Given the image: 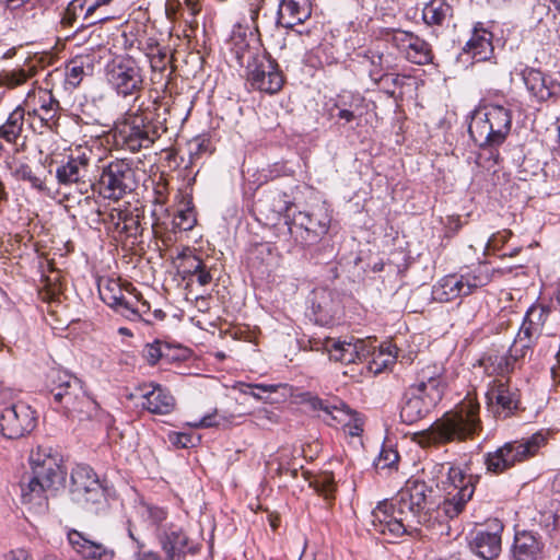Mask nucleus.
Returning <instances> with one entry per match:
<instances>
[{
  "label": "nucleus",
  "instance_id": "nucleus-12",
  "mask_svg": "<svg viewBox=\"0 0 560 560\" xmlns=\"http://www.w3.org/2000/svg\"><path fill=\"white\" fill-rule=\"evenodd\" d=\"M47 387L54 401L65 409V412L78 399H83L88 407L93 405L86 399V393L80 378L65 370H51L47 376Z\"/></svg>",
  "mask_w": 560,
  "mask_h": 560
},
{
  "label": "nucleus",
  "instance_id": "nucleus-18",
  "mask_svg": "<svg viewBox=\"0 0 560 560\" xmlns=\"http://www.w3.org/2000/svg\"><path fill=\"white\" fill-rule=\"evenodd\" d=\"M308 405L314 410H320L323 420L329 425H347L355 420L357 412L350 409L342 400L338 398L322 399L311 397Z\"/></svg>",
  "mask_w": 560,
  "mask_h": 560
},
{
  "label": "nucleus",
  "instance_id": "nucleus-57",
  "mask_svg": "<svg viewBox=\"0 0 560 560\" xmlns=\"http://www.w3.org/2000/svg\"><path fill=\"white\" fill-rule=\"evenodd\" d=\"M168 438L171 443L179 448H186L192 445V436L187 433L173 432Z\"/></svg>",
  "mask_w": 560,
  "mask_h": 560
},
{
  "label": "nucleus",
  "instance_id": "nucleus-4",
  "mask_svg": "<svg viewBox=\"0 0 560 560\" xmlns=\"http://www.w3.org/2000/svg\"><path fill=\"white\" fill-rule=\"evenodd\" d=\"M512 126L511 110L503 105L487 104L477 109L468 127L471 139L481 149L479 158L498 163V147L501 145Z\"/></svg>",
  "mask_w": 560,
  "mask_h": 560
},
{
  "label": "nucleus",
  "instance_id": "nucleus-59",
  "mask_svg": "<svg viewBox=\"0 0 560 560\" xmlns=\"http://www.w3.org/2000/svg\"><path fill=\"white\" fill-rule=\"evenodd\" d=\"M549 7L542 3H536L533 5V23L539 24L542 22L544 16L549 14Z\"/></svg>",
  "mask_w": 560,
  "mask_h": 560
},
{
  "label": "nucleus",
  "instance_id": "nucleus-33",
  "mask_svg": "<svg viewBox=\"0 0 560 560\" xmlns=\"http://www.w3.org/2000/svg\"><path fill=\"white\" fill-rule=\"evenodd\" d=\"M161 544L167 560H182L187 545V536L180 528L170 527L161 536Z\"/></svg>",
  "mask_w": 560,
  "mask_h": 560
},
{
  "label": "nucleus",
  "instance_id": "nucleus-14",
  "mask_svg": "<svg viewBox=\"0 0 560 560\" xmlns=\"http://www.w3.org/2000/svg\"><path fill=\"white\" fill-rule=\"evenodd\" d=\"M37 425L35 411L24 402H15L0 410V433L5 439H20Z\"/></svg>",
  "mask_w": 560,
  "mask_h": 560
},
{
  "label": "nucleus",
  "instance_id": "nucleus-48",
  "mask_svg": "<svg viewBox=\"0 0 560 560\" xmlns=\"http://www.w3.org/2000/svg\"><path fill=\"white\" fill-rule=\"evenodd\" d=\"M416 37L417 35L410 32L396 30L393 33L392 42L402 54H406Z\"/></svg>",
  "mask_w": 560,
  "mask_h": 560
},
{
  "label": "nucleus",
  "instance_id": "nucleus-25",
  "mask_svg": "<svg viewBox=\"0 0 560 560\" xmlns=\"http://www.w3.org/2000/svg\"><path fill=\"white\" fill-rule=\"evenodd\" d=\"M50 60L51 57L48 55H34L22 68L4 72L1 79L2 83L10 89H14L36 75L39 70L45 69Z\"/></svg>",
  "mask_w": 560,
  "mask_h": 560
},
{
  "label": "nucleus",
  "instance_id": "nucleus-49",
  "mask_svg": "<svg viewBox=\"0 0 560 560\" xmlns=\"http://www.w3.org/2000/svg\"><path fill=\"white\" fill-rule=\"evenodd\" d=\"M170 49L166 47H158L156 52L150 57V65L153 71L163 72L170 62Z\"/></svg>",
  "mask_w": 560,
  "mask_h": 560
},
{
  "label": "nucleus",
  "instance_id": "nucleus-17",
  "mask_svg": "<svg viewBox=\"0 0 560 560\" xmlns=\"http://www.w3.org/2000/svg\"><path fill=\"white\" fill-rule=\"evenodd\" d=\"M133 292H136V288L131 283H121L119 279L105 278L98 281V293L102 301L119 314L124 308L127 312L131 310L128 300Z\"/></svg>",
  "mask_w": 560,
  "mask_h": 560
},
{
  "label": "nucleus",
  "instance_id": "nucleus-31",
  "mask_svg": "<svg viewBox=\"0 0 560 560\" xmlns=\"http://www.w3.org/2000/svg\"><path fill=\"white\" fill-rule=\"evenodd\" d=\"M326 349L328 350L331 360L339 361L345 364H350L360 359L362 342L328 339L326 342Z\"/></svg>",
  "mask_w": 560,
  "mask_h": 560
},
{
  "label": "nucleus",
  "instance_id": "nucleus-7",
  "mask_svg": "<svg viewBox=\"0 0 560 560\" xmlns=\"http://www.w3.org/2000/svg\"><path fill=\"white\" fill-rule=\"evenodd\" d=\"M447 469V481L452 490L447 492V498L438 506V516H446L448 518L456 517L463 512L467 502L472 498L475 492V482L479 477L474 475H465L464 471L451 464L440 465V470Z\"/></svg>",
  "mask_w": 560,
  "mask_h": 560
},
{
  "label": "nucleus",
  "instance_id": "nucleus-2",
  "mask_svg": "<svg viewBox=\"0 0 560 560\" xmlns=\"http://www.w3.org/2000/svg\"><path fill=\"white\" fill-rule=\"evenodd\" d=\"M30 471L21 481V500L31 510L43 513L47 509L48 497L65 486L67 471L61 466L60 456L51 447L38 446L28 457Z\"/></svg>",
  "mask_w": 560,
  "mask_h": 560
},
{
  "label": "nucleus",
  "instance_id": "nucleus-62",
  "mask_svg": "<svg viewBox=\"0 0 560 560\" xmlns=\"http://www.w3.org/2000/svg\"><path fill=\"white\" fill-rule=\"evenodd\" d=\"M136 560H160V556L154 551L144 550L143 546H140L136 552Z\"/></svg>",
  "mask_w": 560,
  "mask_h": 560
},
{
  "label": "nucleus",
  "instance_id": "nucleus-23",
  "mask_svg": "<svg viewBox=\"0 0 560 560\" xmlns=\"http://www.w3.org/2000/svg\"><path fill=\"white\" fill-rule=\"evenodd\" d=\"M90 158L85 153L70 156L67 163L56 170V178L60 185L81 184L86 185Z\"/></svg>",
  "mask_w": 560,
  "mask_h": 560
},
{
  "label": "nucleus",
  "instance_id": "nucleus-61",
  "mask_svg": "<svg viewBox=\"0 0 560 560\" xmlns=\"http://www.w3.org/2000/svg\"><path fill=\"white\" fill-rule=\"evenodd\" d=\"M261 3H262V0H250V2H249L248 14H249V19L253 23H255L258 19Z\"/></svg>",
  "mask_w": 560,
  "mask_h": 560
},
{
  "label": "nucleus",
  "instance_id": "nucleus-36",
  "mask_svg": "<svg viewBox=\"0 0 560 560\" xmlns=\"http://www.w3.org/2000/svg\"><path fill=\"white\" fill-rule=\"evenodd\" d=\"M24 109L19 106L8 117L7 121L0 126V138L9 143H16L24 126Z\"/></svg>",
  "mask_w": 560,
  "mask_h": 560
},
{
  "label": "nucleus",
  "instance_id": "nucleus-24",
  "mask_svg": "<svg viewBox=\"0 0 560 560\" xmlns=\"http://www.w3.org/2000/svg\"><path fill=\"white\" fill-rule=\"evenodd\" d=\"M310 16L311 7L307 0H281L277 12V24L293 28L304 23Z\"/></svg>",
  "mask_w": 560,
  "mask_h": 560
},
{
  "label": "nucleus",
  "instance_id": "nucleus-58",
  "mask_svg": "<svg viewBox=\"0 0 560 560\" xmlns=\"http://www.w3.org/2000/svg\"><path fill=\"white\" fill-rule=\"evenodd\" d=\"M185 5L191 18V20L186 19V24H188L190 28H194L197 26L196 15L200 12L201 9L199 5V0H185Z\"/></svg>",
  "mask_w": 560,
  "mask_h": 560
},
{
  "label": "nucleus",
  "instance_id": "nucleus-54",
  "mask_svg": "<svg viewBox=\"0 0 560 560\" xmlns=\"http://www.w3.org/2000/svg\"><path fill=\"white\" fill-rule=\"evenodd\" d=\"M196 223V219L190 210L180 211L174 218V225L180 231H190Z\"/></svg>",
  "mask_w": 560,
  "mask_h": 560
},
{
  "label": "nucleus",
  "instance_id": "nucleus-27",
  "mask_svg": "<svg viewBox=\"0 0 560 560\" xmlns=\"http://www.w3.org/2000/svg\"><path fill=\"white\" fill-rule=\"evenodd\" d=\"M339 311V302L334 299L330 291L320 290L314 293L312 312L317 324L322 326L332 324Z\"/></svg>",
  "mask_w": 560,
  "mask_h": 560
},
{
  "label": "nucleus",
  "instance_id": "nucleus-38",
  "mask_svg": "<svg viewBox=\"0 0 560 560\" xmlns=\"http://www.w3.org/2000/svg\"><path fill=\"white\" fill-rule=\"evenodd\" d=\"M290 235L295 242L308 246L315 244L319 237L327 232V228L319 226L317 231L287 222Z\"/></svg>",
  "mask_w": 560,
  "mask_h": 560
},
{
  "label": "nucleus",
  "instance_id": "nucleus-44",
  "mask_svg": "<svg viewBox=\"0 0 560 560\" xmlns=\"http://www.w3.org/2000/svg\"><path fill=\"white\" fill-rule=\"evenodd\" d=\"M139 512L145 521L154 526H160L167 516V512L164 509L150 503H141Z\"/></svg>",
  "mask_w": 560,
  "mask_h": 560
},
{
  "label": "nucleus",
  "instance_id": "nucleus-55",
  "mask_svg": "<svg viewBox=\"0 0 560 560\" xmlns=\"http://www.w3.org/2000/svg\"><path fill=\"white\" fill-rule=\"evenodd\" d=\"M15 173L21 179L28 180L34 188L39 190L44 189L43 180L33 174L32 168L28 165L22 164L16 168Z\"/></svg>",
  "mask_w": 560,
  "mask_h": 560
},
{
  "label": "nucleus",
  "instance_id": "nucleus-51",
  "mask_svg": "<svg viewBox=\"0 0 560 560\" xmlns=\"http://www.w3.org/2000/svg\"><path fill=\"white\" fill-rule=\"evenodd\" d=\"M278 385H266V384H244L242 385V393L250 395L256 399H261V393H276Z\"/></svg>",
  "mask_w": 560,
  "mask_h": 560
},
{
  "label": "nucleus",
  "instance_id": "nucleus-13",
  "mask_svg": "<svg viewBox=\"0 0 560 560\" xmlns=\"http://www.w3.org/2000/svg\"><path fill=\"white\" fill-rule=\"evenodd\" d=\"M487 407L495 418L506 419L521 409L520 389L510 380L493 378L486 393Z\"/></svg>",
  "mask_w": 560,
  "mask_h": 560
},
{
  "label": "nucleus",
  "instance_id": "nucleus-10",
  "mask_svg": "<svg viewBox=\"0 0 560 560\" xmlns=\"http://www.w3.org/2000/svg\"><path fill=\"white\" fill-rule=\"evenodd\" d=\"M70 494L75 503L95 513L106 503L105 490L89 466H77L72 470Z\"/></svg>",
  "mask_w": 560,
  "mask_h": 560
},
{
  "label": "nucleus",
  "instance_id": "nucleus-42",
  "mask_svg": "<svg viewBox=\"0 0 560 560\" xmlns=\"http://www.w3.org/2000/svg\"><path fill=\"white\" fill-rule=\"evenodd\" d=\"M365 57L369 59L371 69H370V78L375 82L378 83V80L386 73V71L389 68L388 58L385 57L383 54H378L375 51H369V54L365 55Z\"/></svg>",
  "mask_w": 560,
  "mask_h": 560
},
{
  "label": "nucleus",
  "instance_id": "nucleus-64",
  "mask_svg": "<svg viewBox=\"0 0 560 560\" xmlns=\"http://www.w3.org/2000/svg\"><path fill=\"white\" fill-rule=\"evenodd\" d=\"M7 560H31L25 549L12 550L7 555Z\"/></svg>",
  "mask_w": 560,
  "mask_h": 560
},
{
  "label": "nucleus",
  "instance_id": "nucleus-34",
  "mask_svg": "<svg viewBox=\"0 0 560 560\" xmlns=\"http://www.w3.org/2000/svg\"><path fill=\"white\" fill-rule=\"evenodd\" d=\"M480 365L483 366L485 372L492 376H499L498 378H508L515 368V360L509 358L506 354H488L480 360Z\"/></svg>",
  "mask_w": 560,
  "mask_h": 560
},
{
  "label": "nucleus",
  "instance_id": "nucleus-47",
  "mask_svg": "<svg viewBox=\"0 0 560 560\" xmlns=\"http://www.w3.org/2000/svg\"><path fill=\"white\" fill-rule=\"evenodd\" d=\"M202 266L203 261L199 257L184 254L182 256L180 264V272L183 273V279H187L189 276H194L197 271H200Z\"/></svg>",
  "mask_w": 560,
  "mask_h": 560
},
{
  "label": "nucleus",
  "instance_id": "nucleus-32",
  "mask_svg": "<svg viewBox=\"0 0 560 560\" xmlns=\"http://www.w3.org/2000/svg\"><path fill=\"white\" fill-rule=\"evenodd\" d=\"M37 103V106L30 110L28 115L38 117L44 125L49 126L57 118L60 108L59 101L55 98L50 91L40 90Z\"/></svg>",
  "mask_w": 560,
  "mask_h": 560
},
{
  "label": "nucleus",
  "instance_id": "nucleus-43",
  "mask_svg": "<svg viewBox=\"0 0 560 560\" xmlns=\"http://www.w3.org/2000/svg\"><path fill=\"white\" fill-rule=\"evenodd\" d=\"M128 302L131 304V310L127 312L124 308V311H121L120 314L126 318L136 319L150 311L149 303L142 299V294L137 289L136 292H133L131 296H129Z\"/></svg>",
  "mask_w": 560,
  "mask_h": 560
},
{
  "label": "nucleus",
  "instance_id": "nucleus-63",
  "mask_svg": "<svg viewBox=\"0 0 560 560\" xmlns=\"http://www.w3.org/2000/svg\"><path fill=\"white\" fill-rule=\"evenodd\" d=\"M194 276H197V281L200 285H207L212 280V276L206 269L205 265L200 268V271H197Z\"/></svg>",
  "mask_w": 560,
  "mask_h": 560
},
{
  "label": "nucleus",
  "instance_id": "nucleus-56",
  "mask_svg": "<svg viewBox=\"0 0 560 560\" xmlns=\"http://www.w3.org/2000/svg\"><path fill=\"white\" fill-rule=\"evenodd\" d=\"M511 232L510 231H502L493 234L487 242L486 250L494 252L499 249L501 246H503L510 238Z\"/></svg>",
  "mask_w": 560,
  "mask_h": 560
},
{
  "label": "nucleus",
  "instance_id": "nucleus-22",
  "mask_svg": "<svg viewBox=\"0 0 560 560\" xmlns=\"http://www.w3.org/2000/svg\"><path fill=\"white\" fill-rule=\"evenodd\" d=\"M68 541L75 552L86 559L113 560L114 551L103 544L90 539L84 533L72 529L68 533Z\"/></svg>",
  "mask_w": 560,
  "mask_h": 560
},
{
  "label": "nucleus",
  "instance_id": "nucleus-5",
  "mask_svg": "<svg viewBox=\"0 0 560 560\" xmlns=\"http://www.w3.org/2000/svg\"><path fill=\"white\" fill-rule=\"evenodd\" d=\"M546 444V436L537 432L529 438L504 443L493 452L483 456V464L488 472L500 475L535 456Z\"/></svg>",
  "mask_w": 560,
  "mask_h": 560
},
{
  "label": "nucleus",
  "instance_id": "nucleus-9",
  "mask_svg": "<svg viewBox=\"0 0 560 560\" xmlns=\"http://www.w3.org/2000/svg\"><path fill=\"white\" fill-rule=\"evenodd\" d=\"M139 110H129L116 129L117 140L131 152L151 147L160 137L158 127Z\"/></svg>",
  "mask_w": 560,
  "mask_h": 560
},
{
  "label": "nucleus",
  "instance_id": "nucleus-20",
  "mask_svg": "<svg viewBox=\"0 0 560 560\" xmlns=\"http://www.w3.org/2000/svg\"><path fill=\"white\" fill-rule=\"evenodd\" d=\"M501 530L499 524L494 525V530H477L469 541L471 551L485 560L495 559L501 552Z\"/></svg>",
  "mask_w": 560,
  "mask_h": 560
},
{
  "label": "nucleus",
  "instance_id": "nucleus-53",
  "mask_svg": "<svg viewBox=\"0 0 560 560\" xmlns=\"http://www.w3.org/2000/svg\"><path fill=\"white\" fill-rule=\"evenodd\" d=\"M399 455L393 448H383L375 462L377 468H390L398 462Z\"/></svg>",
  "mask_w": 560,
  "mask_h": 560
},
{
  "label": "nucleus",
  "instance_id": "nucleus-11",
  "mask_svg": "<svg viewBox=\"0 0 560 560\" xmlns=\"http://www.w3.org/2000/svg\"><path fill=\"white\" fill-rule=\"evenodd\" d=\"M136 185L135 171L126 160H115L106 165L100 178V192L108 199L119 200Z\"/></svg>",
  "mask_w": 560,
  "mask_h": 560
},
{
  "label": "nucleus",
  "instance_id": "nucleus-41",
  "mask_svg": "<svg viewBox=\"0 0 560 560\" xmlns=\"http://www.w3.org/2000/svg\"><path fill=\"white\" fill-rule=\"evenodd\" d=\"M314 490L323 495L326 500L334 499L336 491V482L331 472H322L314 477L310 483Z\"/></svg>",
  "mask_w": 560,
  "mask_h": 560
},
{
  "label": "nucleus",
  "instance_id": "nucleus-15",
  "mask_svg": "<svg viewBox=\"0 0 560 560\" xmlns=\"http://www.w3.org/2000/svg\"><path fill=\"white\" fill-rule=\"evenodd\" d=\"M247 80L252 88L268 94L278 93L284 83V77L276 60L264 57L248 66Z\"/></svg>",
  "mask_w": 560,
  "mask_h": 560
},
{
  "label": "nucleus",
  "instance_id": "nucleus-37",
  "mask_svg": "<svg viewBox=\"0 0 560 560\" xmlns=\"http://www.w3.org/2000/svg\"><path fill=\"white\" fill-rule=\"evenodd\" d=\"M451 8L444 0H431L425 4L422 16L427 24L441 25L450 14Z\"/></svg>",
  "mask_w": 560,
  "mask_h": 560
},
{
  "label": "nucleus",
  "instance_id": "nucleus-60",
  "mask_svg": "<svg viewBox=\"0 0 560 560\" xmlns=\"http://www.w3.org/2000/svg\"><path fill=\"white\" fill-rule=\"evenodd\" d=\"M343 428L348 429L347 432L349 435L359 436L363 431V423L357 413L355 420H353L351 424L343 425Z\"/></svg>",
  "mask_w": 560,
  "mask_h": 560
},
{
  "label": "nucleus",
  "instance_id": "nucleus-28",
  "mask_svg": "<svg viewBox=\"0 0 560 560\" xmlns=\"http://www.w3.org/2000/svg\"><path fill=\"white\" fill-rule=\"evenodd\" d=\"M492 33L480 25L475 26L471 37L466 43L464 50L471 54L476 61H483L493 54Z\"/></svg>",
  "mask_w": 560,
  "mask_h": 560
},
{
  "label": "nucleus",
  "instance_id": "nucleus-16",
  "mask_svg": "<svg viewBox=\"0 0 560 560\" xmlns=\"http://www.w3.org/2000/svg\"><path fill=\"white\" fill-rule=\"evenodd\" d=\"M441 400L438 392H422L420 387L410 386L404 394L400 418L402 422L411 424L424 418Z\"/></svg>",
  "mask_w": 560,
  "mask_h": 560
},
{
  "label": "nucleus",
  "instance_id": "nucleus-6",
  "mask_svg": "<svg viewBox=\"0 0 560 560\" xmlns=\"http://www.w3.org/2000/svg\"><path fill=\"white\" fill-rule=\"evenodd\" d=\"M491 276L486 264H479L460 275H447L433 285V299L444 303L469 295L476 289L487 285L491 281Z\"/></svg>",
  "mask_w": 560,
  "mask_h": 560
},
{
  "label": "nucleus",
  "instance_id": "nucleus-39",
  "mask_svg": "<svg viewBox=\"0 0 560 560\" xmlns=\"http://www.w3.org/2000/svg\"><path fill=\"white\" fill-rule=\"evenodd\" d=\"M406 58L416 65H427L432 61L431 46L422 38L416 37L411 47L405 54Z\"/></svg>",
  "mask_w": 560,
  "mask_h": 560
},
{
  "label": "nucleus",
  "instance_id": "nucleus-26",
  "mask_svg": "<svg viewBox=\"0 0 560 560\" xmlns=\"http://www.w3.org/2000/svg\"><path fill=\"white\" fill-rule=\"evenodd\" d=\"M544 544L540 536L533 532H520L515 535L512 559L513 560H540L542 559Z\"/></svg>",
  "mask_w": 560,
  "mask_h": 560
},
{
  "label": "nucleus",
  "instance_id": "nucleus-30",
  "mask_svg": "<svg viewBox=\"0 0 560 560\" xmlns=\"http://www.w3.org/2000/svg\"><path fill=\"white\" fill-rule=\"evenodd\" d=\"M94 69L93 58L89 55L75 56L65 67V84L67 89H75L83 78L92 75Z\"/></svg>",
  "mask_w": 560,
  "mask_h": 560
},
{
  "label": "nucleus",
  "instance_id": "nucleus-46",
  "mask_svg": "<svg viewBox=\"0 0 560 560\" xmlns=\"http://www.w3.org/2000/svg\"><path fill=\"white\" fill-rule=\"evenodd\" d=\"M533 342H534V339H529V338H526V339L521 338V340H520V331L517 332L513 345L511 346L509 352L506 353V355L509 358H513L515 360V368L520 366V364H518L520 360L526 355V353L530 349Z\"/></svg>",
  "mask_w": 560,
  "mask_h": 560
},
{
  "label": "nucleus",
  "instance_id": "nucleus-40",
  "mask_svg": "<svg viewBox=\"0 0 560 560\" xmlns=\"http://www.w3.org/2000/svg\"><path fill=\"white\" fill-rule=\"evenodd\" d=\"M86 399L93 405L92 407H88V404L83 402V399H78L66 413L69 417L77 418L79 421L91 420L98 417L100 408L97 402L92 399L89 395H86Z\"/></svg>",
  "mask_w": 560,
  "mask_h": 560
},
{
  "label": "nucleus",
  "instance_id": "nucleus-8",
  "mask_svg": "<svg viewBox=\"0 0 560 560\" xmlns=\"http://www.w3.org/2000/svg\"><path fill=\"white\" fill-rule=\"evenodd\" d=\"M105 74L107 83L119 96H135V102L139 100L144 79L141 68L133 58H114L107 63Z\"/></svg>",
  "mask_w": 560,
  "mask_h": 560
},
{
  "label": "nucleus",
  "instance_id": "nucleus-1",
  "mask_svg": "<svg viewBox=\"0 0 560 560\" xmlns=\"http://www.w3.org/2000/svg\"><path fill=\"white\" fill-rule=\"evenodd\" d=\"M434 490L424 481L409 479L390 500L380 502L372 511L373 530L388 539L411 535L417 526L428 524L435 509Z\"/></svg>",
  "mask_w": 560,
  "mask_h": 560
},
{
  "label": "nucleus",
  "instance_id": "nucleus-29",
  "mask_svg": "<svg viewBox=\"0 0 560 560\" xmlns=\"http://www.w3.org/2000/svg\"><path fill=\"white\" fill-rule=\"evenodd\" d=\"M550 314L549 306L546 305H533L526 312L525 318L523 320L522 326L520 327V339L521 338H529L536 339L541 332L544 325Z\"/></svg>",
  "mask_w": 560,
  "mask_h": 560
},
{
  "label": "nucleus",
  "instance_id": "nucleus-35",
  "mask_svg": "<svg viewBox=\"0 0 560 560\" xmlns=\"http://www.w3.org/2000/svg\"><path fill=\"white\" fill-rule=\"evenodd\" d=\"M442 368L438 365H429L423 368L418 374V384L415 387H420L422 392L432 393L438 392L440 398L443 396V382L441 380Z\"/></svg>",
  "mask_w": 560,
  "mask_h": 560
},
{
  "label": "nucleus",
  "instance_id": "nucleus-45",
  "mask_svg": "<svg viewBox=\"0 0 560 560\" xmlns=\"http://www.w3.org/2000/svg\"><path fill=\"white\" fill-rule=\"evenodd\" d=\"M171 347L159 340L145 346L143 355L149 364L154 365L159 360L167 358Z\"/></svg>",
  "mask_w": 560,
  "mask_h": 560
},
{
  "label": "nucleus",
  "instance_id": "nucleus-21",
  "mask_svg": "<svg viewBox=\"0 0 560 560\" xmlns=\"http://www.w3.org/2000/svg\"><path fill=\"white\" fill-rule=\"evenodd\" d=\"M522 78L527 91L539 102L547 101L559 90L555 80L539 69L526 67L522 71Z\"/></svg>",
  "mask_w": 560,
  "mask_h": 560
},
{
  "label": "nucleus",
  "instance_id": "nucleus-50",
  "mask_svg": "<svg viewBox=\"0 0 560 560\" xmlns=\"http://www.w3.org/2000/svg\"><path fill=\"white\" fill-rule=\"evenodd\" d=\"M290 222L295 223L300 226H305V228L312 229L314 231H317L319 229V226L328 229L326 222H324L322 220L314 219L307 212H299V213L294 214L293 219Z\"/></svg>",
  "mask_w": 560,
  "mask_h": 560
},
{
  "label": "nucleus",
  "instance_id": "nucleus-52",
  "mask_svg": "<svg viewBox=\"0 0 560 560\" xmlns=\"http://www.w3.org/2000/svg\"><path fill=\"white\" fill-rule=\"evenodd\" d=\"M182 10L183 5L179 0H166L165 14L170 21H176L182 19L186 22V19L191 20L189 13L187 14V16H185Z\"/></svg>",
  "mask_w": 560,
  "mask_h": 560
},
{
  "label": "nucleus",
  "instance_id": "nucleus-19",
  "mask_svg": "<svg viewBox=\"0 0 560 560\" xmlns=\"http://www.w3.org/2000/svg\"><path fill=\"white\" fill-rule=\"evenodd\" d=\"M141 406L150 413L168 415L175 407V398L160 384H145L139 387Z\"/></svg>",
  "mask_w": 560,
  "mask_h": 560
},
{
  "label": "nucleus",
  "instance_id": "nucleus-3",
  "mask_svg": "<svg viewBox=\"0 0 560 560\" xmlns=\"http://www.w3.org/2000/svg\"><path fill=\"white\" fill-rule=\"evenodd\" d=\"M479 408L478 402L466 399L428 429L415 433L413 441L421 447H430L471 439L481 430Z\"/></svg>",
  "mask_w": 560,
  "mask_h": 560
}]
</instances>
